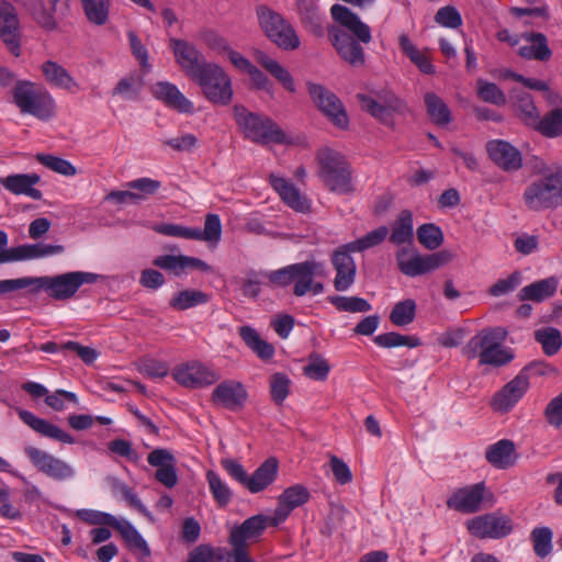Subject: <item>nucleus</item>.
Returning <instances> with one entry per match:
<instances>
[{"label": "nucleus", "mask_w": 562, "mask_h": 562, "mask_svg": "<svg viewBox=\"0 0 562 562\" xmlns=\"http://www.w3.org/2000/svg\"><path fill=\"white\" fill-rule=\"evenodd\" d=\"M269 182L286 206L297 213H308L311 211V200L289 179L271 173Z\"/></svg>", "instance_id": "obj_22"}, {"label": "nucleus", "mask_w": 562, "mask_h": 562, "mask_svg": "<svg viewBox=\"0 0 562 562\" xmlns=\"http://www.w3.org/2000/svg\"><path fill=\"white\" fill-rule=\"evenodd\" d=\"M154 265L168 271H172L176 276H181L186 272V255H162L154 259Z\"/></svg>", "instance_id": "obj_64"}, {"label": "nucleus", "mask_w": 562, "mask_h": 562, "mask_svg": "<svg viewBox=\"0 0 562 562\" xmlns=\"http://www.w3.org/2000/svg\"><path fill=\"white\" fill-rule=\"evenodd\" d=\"M8 245L9 236L4 231L0 229V263L41 259L60 255L65 251L63 245L45 243L23 244L11 248Z\"/></svg>", "instance_id": "obj_11"}, {"label": "nucleus", "mask_w": 562, "mask_h": 562, "mask_svg": "<svg viewBox=\"0 0 562 562\" xmlns=\"http://www.w3.org/2000/svg\"><path fill=\"white\" fill-rule=\"evenodd\" d=\"M16 413L25 425H27L32 430L40 434L41 436L67 445L75 443V438L70 434L49 423L48 420L36 416L34 413L23 408H16Z\"/></svg>", "instance_id": "obj_26"}, {"label": "nucleus", "mask_w": 562, "mask_h": 562, "mask_svg": "<svg viewBox=\"0 0 562 562\" xmlns=\"http://www.w3.org/2000/svg\"><path fill=\"white\" fill-rule=\"evenodd\" d=\"M526 390L527 379L518 374L493 396L491 402L493 409L497 413L508 412L522 397Z\"/></svg>", "instance_id": "obj_29"}, {"label": "nucleus", "mask_w": 562, "mask_h": 562, "mask_svg": "<svg viewBox=\"0 0 562 562\" xmlns=\"http://www.w3.org/2000/svg\"><path fill=\"white\" fill-rule=\"evenodd\" d=\"M23 5L34 21L43 29L53 31L57 27L53 13L46 9L43 0H25Z\"/></svg>", "instance_id": "obj_46"}, {"label": "nucleus", "mask_w": 562, "mask_h": 562, "mask_svg": "<svg viewBox=\"0 0 562 562\" xmlns=\"http://www.w3.org/2000/svg\"><path fill=\"white\" fill-rule=\"evenodd\" d=\"M524 280V274L520 271H515L507 278L499 279L494 283L488 292L492 296L498 297L513 292Z\"/></svg>", "instance_id": "obj_63"}, {"label": "nucleus", "mask_w": 562, "mask_h": 562, "mask_svg": "<svg viewBox=\"0 0 562 562\" xmlns=\"http://www.w3.org/2000/svg\"><path fill=\"white\" fill-rule=\"evenodd\" d=\"M351 252L341 245L331 254L330 261L336 272L334 288L338 292L348 291L355 283L357 267Z\"/></svg>", "instance_id": "obj_21"}, {"label": "nucleus", "mask_w": 562, "mask_h": 562, "mask_svg": "<svg viewBox=\"0 0 562 562\" xmlns=\"http://www.w3.org/2000/svg\"><path fill=\"white\" fill-rule=\"evenodd\" d=\"M454 254L442 249L429 255H422L415 248H401L396 252V262L400 271L411 278L419 277L448 265Z\"/></svg>", "instance_id": "obj_8"}, {"label": "nucleus", "mask_w": 562, "mask_h": 562, "mask_svg": "<svg viewBox=\"0 0 562 562\" xmlns=\"http://www.w3.org/2000/svg\"><path fill=\"white\" fill-rule=\"evenodd\" d=\"M173 379L182 386L202 389L214 384L220 374L199 360H192L177 366L172 370Z\"/></svg>", "instance_id": "obj_16"}, {"label": "nucleus", "mask_w": 562, "mask_h": 562, "mask_svg": "<svg viewBox=\"0 0 562 562\" xmlns=\"http://www.w3.org/2000/svg\"><path fill=\"white\" fill-rule=\"evenodd\" d=\"M330 14L336 25L327 29L328 37L338 56L352 67L366 63L362 44L372 41L370 26L361 18L342 4H334Z\"/></svg>", "instance_id": "obj_1"}, {"label": "nucleus", "mask_w": 562, "mask_h": 562, "mask_svg": "<svg viewBox=\"0 0 562 562\" xmlns=\"http://www.w3.org/2000/svg\"><path fill=\"white\" fill-rule=\"evenodd\" d=\"M207 295L199 290H184L175 294L170 300V307L179 311H184L207 302Z\"/></svg>", "instance_id": "obj_49"}, {"label": "nucleus", "mask_w": 562, "mask_h": 562, "mask_svg": "<svg viewBox=\"0 0 562 562\" xmlns=\"http://www.w3.org/2000/svg\"><path fill=\"white\" fill-rule=\"evenodd\" d=\"M35 158L47 169L64 177H75L78 173L77 168L69 160L63 157L40 153Z\"/></svg>", "instance_id": "obj_47"}, {"label": "nucleus", "mask_w": 562, "mask_h": 562, "mask_svg": "<svg viewBox=\"0 0 562 562\" xmlns=\"http://www.w3.org/2000/svg\"><path fill=\"white\" fill-rule=\"evenodd\" d=\"M553 53L543 33L529 32V59L547 63Z\"/></svg>", "instance_id": "obj_50"}, {"label": "nucleus", "mask_w": 562, "mask_h": 562, "mask_svg": "<svg viewBox=\"0 0 562 562\" xmlns=\"http://www.w3.org/2000/svg\"><path fill=\"white\" fill-rule=\"evenodd\" d=\"M13 103L22 114H30L41 121L54 116L56 103L44 87L30 80H18L12 89Z\"/></svg>", "instance_id": "obj_4"}, {"label": "nucleus", "mask_w": 562, "mask_h": 562, "mask_svg": "<svg viewBox=\"0 0 562 562\" xmlns=\"http://www.w3.org/2000/svg\"><path fill=\"white\" fill-rule=\"evenodd\" d=\"M414 239L413 214L408 210L402 211L392 226L390 241L395 245L411 244Z\"/></svg>", "instance_id": "obj_37"}, {"label": "nucleus", "mask_w": 562, "mask_h": 562, "mask_svg": "<svg viewBox=\"0 0 562 562\" xmlns=\"http://www.w3.org/2000/svg\"><path fill=\"white\" fill-rule=\"evenodd\" d=\"M424 101L431 122L439 126H446L451 122V111L439 95L434 92H427L424 95Z\"/></svg>", "instance_id": "obj_40"}, {"label": "nucleus", "mask_w": 562, "mask_h": 562, "mask_svg": "<svg viewBox=\"0 0 562 562\" xmlns=\"http://www.w3.org/2000/svg\"><path fill=\"white\" fill-rule=\"evenodd\" d=\"M234 117L245 137L258 144H282L284 132L268 116L249 112L243 105H235Z\"/></svg>", "instance_id": "obj_5"}, {"label": "nucleus", "mask_w": 562, "mask_h": 562, "mask_svg": "<svg viewBox=\"0 0 562 562\" xmlns=\"http://www.w3.org/2000/svg\"><path fill=\"white\" fill-rule=\"evenodd\" d=\"M100 276L87 271H70L57 276L34 277L32 292L44 290L49 297L65 301L72 297L83 284H92Z\"/></svg>", "instance_id": "obj_6"}, {"label": "nucleus", "mask_w": 562, "mask_h": 562, "mask_svg": "<svg viewBox=\"0 0 562 562\" xmlns=\"http://www.w3.org/2000/svg\"><path fill=\"white\" fill-rule=\"evenodd\" d=\"M308 499L310 491L301 484L285 488L278 497V506L271 516V525L278 526L283 522L295 508L304 505Z\"/></svg>", "instance_id": "obj_25"}, {"label": "nucleus", "mask_w": 562, "mask_h": 562, "mask_svg": "<svg viewBox=\"0 0 562 562\" xmlns=\"http://www.w3.org/2000/svg\"><path fill=\"white\" fill-rule=\"evenodd\" d=\"M330 372L328 361L319 353L313 352L304 367V374L315 381H325Z\"/></svg>", "instance_id": "obj_58"}, {"label": "nucleus", "mask_w": 562, "mask_h": 562, "mask_svg": "<svg viewBox=\"0 0 562 562\" xmlns=\"http://www.w3.org/2000/svg\"><path fill=\"white\" fill-rule=\"evenodd\" d=\"M389 235V228L386 226H380L364 236L345 244L346 248L351 250L352 252H362L367 249H370L374 246L380 245Z\"/></svg>", "instance_id": "obj_48"}, {"label": "nucleus", "mask_w": 562, "mask_h": 562, "mask_svg": "<svg viewBox=\"0 0 562 562\" xmlns=\"http://www.w3.org/2000/svg\"><path fill=\"white\" fill-rule=\"evenodd\" d=\"M485 458L492 467L505 470L516 463L518 454L513 441L508 439H501L486 447Z\"/></svg>", "instance_id": "obj_32"}, {"label": "nucleus", "mask_w": 562, "mask_h": 562, "mask_svg": "<svg viewBox=\"0 0 562 562\" xmlns=\"http://www.w3.org/2000/svg\"><path fill=\"white\" fill-rule=\"evenodd\" d=\"M160 143L177 153H189L198 147L199 139L192 133H182L176 137L161 138Z\"/></svg>", "instance_id": "obj_61"}, {"label": "nucleus", "mask_w": 562, "mask_h": 562, "mask_svg": "<svg viewBox=\"0 0 562 562\" xmlns=\"http://www.w3.org/2000/svg\"><path fill=\"white\" fill-rule=\"evenodd\" d=\"M492 498L485 483L480 482L456 490L447 499V506L462 514H473L482 509L484 501Z\"/></svg>", "instance_id": "obj_17"}, {"label": "nucleus", "mask_w": 562, "mask_h": 562, "mask_svg": "<svg viewBox=\"0 0 562 562\" xmlns=\"http://www.w3.org/2000/svg\"><path fill=\"white\" fill-rule=\"evenodd\" d=\"M562 204V171L550 172L529 186V207L552 209Z\"/></svg>", "instance_id": "obj_12"}, {"label": "nucleus", "mask_w": 562, "mask_h": 562, "mask_svg": "<svg viewBox=\"0 0 562 562\" xmlns=\"http://www.w3.org/2000/svg\"><path fill=\"white\" fill-rule=\"evenodd\" d=\"M507 331L503 327H486L477 331L462 348V355L469 359H479L481 366L502 367L514 356L503 344Z\"/></svg>", "instance_id": "obj_2"}, {"label": "nucleus", "mask_w": 562, "mask_h": 562, "mask_svg": "<svg viewBox=\"0 0 562 562\" xmlns=\"http://www.w3.org/2000/svg\"><path fill=\"white\" fill-rule=\"evenodd\" d=\"M210 493L216 504L221 507L227 506L233 498V491L222 476L214 470H207L205 473Z\"/></svg>", "instance_id": "obj_43"}, {"label": "nucleus", "mask_w": 562, "mask_h": 562, "mask_svg": "<svg viewBox=\"0 0 562 562\" xmlns=\"http://www.w3.org/2000/svg\"><path fill=\"white\" fill-rule=\"evenodd\" d=\"M552 530L549 527L535 528L531 532L533 551L540 558H546L552 550Z\"/></svg>", "instance_id": "obj_60"}, {"label": "nucleus", "mask_w": 562, "mask_h": 562, "mask_svg": "<svg viewBox=\"0 0 562 562\" xmlns=\"http://www.w3.org/2000/svg\"><path fill=\"white\" fill-rule=\"evenodd\" d=\"M488 157L502 169L514 171L521 167L520 151L503 139H493L486 144Z\"/></svg>", "instance_id": "obj_27"}, {"label": "nucleus", "mask_w": 562, "mask_h": 562, "mask_svg": "<svg viewBox=\"0 0 562 562\" xmlns=\"http://www.w3.org/2000/svg\"><path fill=\"white\" fill-rule=\"evenodd\" d=\"M469 532L481 539H501L513 531L512 520L498 513H488L467 521Z\"/></svg>", "instance_id": "obj_15"}, {"label": "nucleus", "mask_w": 562, "mask_h": 562, "mask_svg": "<svg viewBox=\"0 0 562 562\" xmlns=\"http://www.w3.org/2000/svg\"><path fill=\"white\" fill-rule=\"evenodd\" d=\"M87 20L97 26L109 21L111 0H81Z\"/></svg>", "instance_id": "obj_44"}, {"label": "nucleus", "mask_w": 562, "mask_h": 562, "mask_svg": "<svg viewBox=\"0 0 562 562\" xmlns=\"http://www.w3.org/2000/svg\"><path fill=\"white\" fill-rule=\"evenodd\" d=\"M45 80L53 87L72 91L78 88V82L68 70L56 61L47 60L41 66Z\"/></svg>", "instance_id": "obj_34"}, {"label": "nucleus", "mask_w": 562, "mask_h": 562, "mask_svg": "<svg viewBox=\"0 0 562 562\" xmlns=\"http://www.w3.org/2000/svg\"><path fill=\"white\" fill-rule=\"evenodd\" d=\"M41 182L37 173H12L0 178V184L10 193L41 200L43 193L35 186Z\"/></svg>", "instance_id": "obj_28"}, {"label": "nucleus", "mask_w": 562, "mask_h": 562, "mask_svg": "<svg viewBox=\"0 0 562 562\" xmlns=\"http://www.w3.org/2000/svg\"><path fill=\"white\" fill-rule=\"evenodd\" d=\"M416 315V303L412 299L397 302L391 311L390 321L396 326L411 324Z\"/></svg>", "instance_id": "obj_55"}, {"label": "nucleus", "mask_w": 562, "mask_h": 562, "mask_svg": "<svg viewBox=\"0 0 562 562\" xmlns=\"http://www.w3.org/2000/svg\"><path fill=\"white\" fill-rule=\"evenodd\" d=\"M316 162L317 175L330 192L347 195L356 191L352 169L344 154L323 147L316 153Z\"/></svg>", "instance_id": "obj_3"}, {"label": "nucleus", "mask_w": 562, "mask_h": 562, "mask_svg": "<svg viewBox=\"0 0 562 562\" xmlns=\"http://www.w3.org/2000/svg\"><path fill=\"white\" fill-rule=\"evenodd\" d=\"M278 472V460L273 457L268 458L249 475L246 490L252 494L265 491L276 481Z\"/></svg>", "instance_id": "obj_33"}, {"label": "nucleus", "mask_w": 562, "mask_h": 562, "mask_svg": "<svg viewBox=\"0 0 562 562\" xmlns=\"http://www.w3.org/2000/svg\"><path fill=\"white\" fill-rule=\"evenodd\" d=\"M111 527L120 532L130 547L138 549L144 557L150 555L147 541L127 519L116 518V522H113Z\"/></svg>", "instance_id": "obj_38"}, {"label": "nucleus", "mask_w": 562, "mask_h": 562, "mask_svg": "<svg viewBox=\"0 0 562 562\" xmlns=\"http://www.w3.org/2000/svg\"><path fill=\"white\" fill-rule=\"evenodd\" d=\"M151 467L157 468L155 479L167 488H172L178 484L177 459L175 454L166 448H156L147 457Z\"/></svg>", "instance_id": "obj_24"}, {"label": "nucleus", "mask_w": 562, "mask_h": 562, "mask_svg": "<svg viewBox=\"0 0 562 562\" xmlns=\"http://www.w3.org/2000/svg\"><path fill=\"white\" fill-rule=\"evenodd\" d=\"M151 92L156 99L180 113L193 112V103L184 97L176 85L168 81H159L151 87Z\"/></svg>", "instance_id": "obj_31"}, {"label": "nucleus", "mask_w": 562, "mask_h": 562, "mask_svg": "<svg viewBox=\"0 0 562 562\" xmlns=\"http://www.w3.org/2000/svg\"><path fill=\"white\" fill-rule=\"evenodd\" d=\"M374 342L382 348H395L403 346L416 348L420 345L419 338L415 336L401 335L394 331L378 335L374 338Z\"/></svg>", "instance_id": "obj_54"}, {"label": "nucleus", "mask_w": 562, "mask_h": 562, "mask_svg": "<svg viewBox=\"0 0 562 562\" xmlns=\"http://www.w3.org/2000/svg\"><path fill=\"white\" fill-rule=\"evenodd\" d=\"M111 527L120 532L130 547L138 549L144 557L150 555L147 541L127 519L116 518V522H113Z\"/></svg>", "instance_id": "obj_39"}, {"label": "nucleus", "mask_w": 562, "mask_h": 562, "mask_svg": "<svg viewBox=\"0 0 562 562\" xmlns=\"http://www.w3.org/2000/svg\"><path fill=\"white\" fill-rule=\"evenodd\" d=\"M302 22L315 35L323 34L322 14L314 0H296Z\"/></svg>", "instance_id": "obj_42"}, {"label": "nucleus", "mask_w": 562, "mask_h": 562, "mask_svg": "<svg viewBox=\"0 0 562 562\" xmlns=\"http://www.w3.org/2000/svg\"><path fill=\"white\" fill-rule=\"evenodd\" d=\"M326 267L316 260H306L296 263L293 293L295 296H304L307 293L318 295L324 292V284L315 281L316 277H325Z\"/></svg>", "instance_id": "obj_18"}, {"label": "nucleus", "mask_w": 562, "mask_h": 562, "mask_svg": "<svg viewBox=\"0 0 562 562\" xmlns=\"http://www.w3.org/2000/svg\"><path fill=\"white\" fill-rule=\"evenodd\" d=\"M193 81L200 86L204 97L214 104L227 105L233 99L232 80L216 64L205 65Z\"/></svg>", "instance_id": "obj_9"}, {"label": "nucleus", "mask_w": 562, "mask_h": 562, "mask_svg": "<svg viewBox=\"0 0 562 562\" xmlns=\"http://www.w3.org/2000/svg\"><path fill=\"white\" fill-rule=\"evenodd\" d=\"M161 187V182L148 177L138 178L126 183V188L134 191L135 204L154 195Z\"/></svg>", "instance_id": "obj_53"}, {"label": "nucleus", "mask_w": 562, "mask_h": 562, "mask_svg": "<svg viewBox=\"0 0 562 562\" xmlns=\"http://www.w3.org/2000/svg\"><path fill=\"white\" fill-rule=\"evenodd\" d=\"M271 525V517L256 515L246 519L240 526L231 531V543L233 547L245 548L248 540L257 539Z\"/></svg>", "instance_id": "obj_30"}, {"label": "nucleus", "mask_w": 562, "mask_h": 562, "mask_svg": "<svg viewBox=\"0 0 562 562\" xmlns=\"http://www.w3.org/2000/svg\"><path fill=\"white\" fill-rule=\"evenodd\" d=\"M0 37L14 56L21 54L20 21L13 4L0 2Z\"/></svg>", "instance_id": "obj_20"}, {"label": "nucleus", "mask_w": 562, "mask_h": 562, "mask_svg": "<svg viewBox=\"0 0 562 562\" xmlns=\"http://www.w3.org/2000/svg\"><path fill=\"white\" fill-rule=\"evenodd\" d=\"M307 89L318 110L338 128L347 130L349 117L340 99L318 83H308Z\"/></svg>", "instance_id": "obj_13"}, {"label": "nucleus", "mask_w": 562, "mask_h": 562, "mask_svg": "<svg viewBox=\"0 0 562 562\" xmlns=\"http://www.w3.org/2000/svg\"><path fill=\"white\" fill-rule=\"evenodd\" d=\"M248 400L245 385L236 380H224L212 392V401L217 406L229 411L243 408Z\"/></svg>", "instance_id": "obj_23"}, {"label": "nucleus", "mask_w": 562, "mask_h": 562, "mask_svg": "<svg viewBox=\"0 0 562 562\" xmlns=\"http://www.w3.org/2000/svg\"><path fill=\"white\" fill-rule=\"evenodd\" d=\"M142 90V80L137 76H127L122 78L112 94L120 95L126 101H137Z\"/></svg>", "instance_id": "obj_57"}, {"label": "nucleus", "mask_w": 562, "mask_h": 562, "mask_svg": "<svg viewBox=\"0 0 562 562\" xmlns=\"http://www.w3.org/2000/svg\"><path fill=\"white\" fill-rule=\"evenodd\" d=\"M328 301L340 312L366 313L372 308L367 300L358 296L335 295Z\"/></svg>", "instance_id": "obj_51"}, {"label": "nucleus", "mask_w": 562, "mask_h": 562, "mask_svg": "<svg viewBox=\"0 0 562 562\" xmlns=\"http://www.w3.org/2000/svg\"><path fill=\"white\" fill-rule=\"evenodd\" d=\"M535 340L541 346L542 352L552 357L557 355L562 348V334L561 330L546 326L533 331Z\"/></svg>", "instance_id": "obj_41"}, {"label": "nucleus", "mask_w": 562, "mask_h": 562, "mask_svg": "<svg viewBox=\"0 0 562 562\" xmlns=\"http://www.w3.org/2000/svg\"><path fill=\"white\" fill-rule=\"evenodd\" d=\"M169 44L177 64L192 80L209 64L204 61L202 53L192 43L184 40L170 38Z\"/></svg>", "instance_id": "obj_19"}, {"label": "nucleus", "mask_w": 562, "mask_h": 562, "mask_svg": "<svg viewBox=\"0 0 562 562\" xmlns=\"http://www.w3.org/2000/svg\"><path fill=\"white\" fill-rule=\"evenodd\" d=\"M418 241L428 250H435L443 243L441 228L432 223H426L417 228Z\"/></svg>", "instance_id": "obj_52"}, {"label": "nucleus", "mask_w": 562, "mask_h": 562, "mask_svg": "<svg viewBox=\"0 0 562 562\" xmlns=\"http://www.w3.org/2000/svg\"><path fill=\"white\" fill-rule=\"evenodd\" d=\"M36 470L55 481H69L76 476L75 468L67 461L33 446L24 448Z\"/></svg>", "instance_id": "obj_14"}, {"label": "nucleus", "mask_w": 562, "mask_h": 562, "mask_svg": "<svg viewBox=\"0 0 562 562\" xmlns=\"http://www.w3.org/2000/svg\"><path fill=\"white\" fill-rule=\"evenodd\" d=\"M559 285L555 277H549L529 284V301L542 302L551 297Z\"/></svg>", "instance_id": "obj_56"}, {"label": "nucleus", "mask_w": 562, "mask_h": 562, "mask_svg": "<svg viewBox=\"0 0 562 562\" xmlns=\"http://www.w3.org/2000/svg\"><path fill=\"white\" fill-rule=\"evenodd\" d=\"M476 92L484 102L502 105L506 102L505 93L493 82L484 79L476 81Z\"/></svg>", "instance_id": "obj_59"}, {"label": "nucleus", "mask_w": 562, "mask_h": 562, "mask_svg": "<svg viewBox=\"0 0 562 562\" xmlns=\"http://www.w3.org/2000/svg\"><path fill=\"white\" fill-rule=\"evenodd\" d=\"M255 59L271 76H273L283 86L284 89H286L290 92L296 91V87L292 75L278 60L270 57L267 53L262 50H257L255 53Z\"/></svg>", "instance_id": "obj_35"}, {"label": "nucleus", "mask_w": 562, "mask_h": 562, "mask_svg": "<svg viewBox=\"0 0 562 562\" xmlns=\"http://www.w3.org/2000/svg\"><path fill=\"white\" fill-rule=\"evenodd\" d=\"M535 131L547 138H555L562 135V109L555 108L549 111L533 126Z\"/></svg>", "instance_id": "obj_45"}, {"label": "nucleus", "mask_w": 562, "mask_h": 562, "mask_svg": "<svg viewBox=\"0 0 562 562\" xmlns=\"http://www.w3.org/2000/svg\"><path fill=\"white\" fill-rule=\"evenodd\" d=\"M151 229L164 236L204 241L210 247H216L222 239L223 226L220 216L210 213L205 216L203 229L175 223H158Z\"/></svg>", "instance_id": "obj_7"}, {"label": "nucleus", "mask_w": 562, "mask_h": 562, "mask_svg": "<svg viewBox=\"0 0 562 562\" xmlns=\"http://www.w3.org/2000/svg\"><path fill=\"white\" fill-rule=\"evenodd\" d=\"M258 19L266 35L281 49L295 50L301 45V40L291 23L281 14L269 8L258 10Z\"/></svg>", "instance_id": "obj_10"}, {"label": "nucleus", "mask_w": 562, "mask_h": 562, "mask_svg": "<svg viewBox=\"0 0 562 562\" xmlns=\"http://www.w3.org/2000/svg\"><path fill=\"white\" fill-rule=\"evenodd\" d=\"M238 333L246 346L259 358L266 360L273 357V346L263 340L254 327L249 325L240 326Z\"/></svg>", "instance_id": "obj_36"}, {"label": "nucleus", "mask_w": 562, "mask_h": 562, "mask_svg": "<svg viewBox=\"0 0 562 562\" xmlns=\"http://www.w3.org/2000/svg\"><path fill=\"white\" fill-rule=\"evenodd\" d=\"M67 402L72 403L76 406L79 405V400L76 393L61 389H58L53 393H48L45 397L46 405L56 412L65 411L67 408Z\"/></svg>", "instance_id": "obj_62"}]
</instances>
